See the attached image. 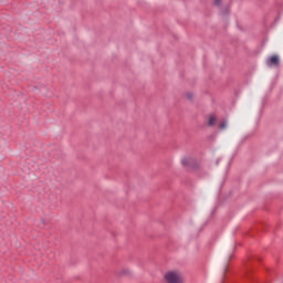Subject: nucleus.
<instances>
[{"instance_id":"nucleus-1","label":"nucleus","mask_w":283,"mask_h":283,"mask_svg":"<svg viewBox=\"0 0 283 283\" xmlns=\"http://www.w3.org/2000/svg\"><path fill=\"white\" fill-rule=\"evenodd\" d=\"M164 280L166 283H185V277L180 270H169L165 273Z\"/></svg>"},{"instance_id":"nucleus-2","label":"nucleus","mask_w":283,"mask_h":283,"mask_svg":"<svg viewBox=\"0 0 283 283\" xmlns=\"http://www.w3.org/2000/svg\"><path fill=\"white\" fill-rule=\"evenodd\" d=\"M193 163H196V159H193L191 156H185L181 158V165L184 167H191Z\"/></svg>"},{"instance_id":"nucleus-3","label":"nucleus","mask_w":283,"mask_h":283,"mask_svg":"<svg viewBox=\"0 0 283 283\" xmlns=\"http://www.w3.org/2000/svg\"><path fill=\"white\" fill-rule=\"evenodd\" d=\"M268 65H269V67H271V66H275V67H277V65H280V56H277V55H272L269 60H268Z\"/></svg>"},{"instance_id":"nucleus-4","label":"nucleus","mask_w":283,"mask_h":283,"mask_svg":"<svg viewBox=\"0 0 283 283\" xmlns=\"http://www.w3.org/2000/svg\"><path fill=\"white\" fill-rule=\"evenodd\" d=\"M217 122H218V118L214 115L209 116V119H208L209 127H213V125H216Z\"/></svg>"},{"instance_id":"nucleus-5","label":"nucleus","mask_w":283,"mask_h":283,"mask_svg":"<svg viewBox=\"0 0 283 283\" xmlns=\"http://www.w3.org/2000/svg\"><path fill=\"white\" fill-rule=\"evenodd\" d=\"M117 273H123L124 275H127V274L132 273V269L122 268L120 270L117 271Z\"/></svg>"},{"instance_id":"nucleus-6","label":"nucleus","mask_w":283,"mask_h":283,"mask_svg":"<svg viewBox=\"0 0 283 283\" xmlns=\"http://www.w3.org/2000/svg\"><path fill=\"white\" fill-rule=\"evenodd\" d=\"M227 127H229V123L227 120L221 122V124L219 125V128L221 130L227 129Z\"/></svg>"},{"instance_id":"nucleus-7","label":"nucleus","mask_w":283,"mask_h":283,"mask_svg":"<svg viewBox=\"0 0 283 283\" xmlns=\"http://www.w3.org/2000/svg\"><path fill=\"white\" fill-rule=\"evenodd\" d=\"M186 96H187V98H189V101H191V98H193V93L188 92V93H186Z\"/></svg>"},{"instance_id":"nucleus-8","label":"nucleus","mask_w":283,"mask_h":283,"mask_svg":"<svg viewBox=\"0 0 283 283\" xmlns=\"http://www.w3.org/2000/svg\"><path fill=\"white\" fill-rule=\"evenodd\" d=\"M222 3V0H214V6H220Z\"/></svg>"},{"instance_id":"nucleus-9","label":"nucleus","mask_w":283,"mask_h":283,"mask_svg":"<svg viewBox=\"0 0 283 283\" xmlns=\"http://www.w3.org/2000/svg\"><path fill=\"white\" fill-rule=\"evenodd\" d=\"M223 273H227V268L223 270Z\"/></svg>"}]
</instances>
